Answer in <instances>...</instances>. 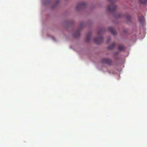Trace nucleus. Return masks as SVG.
Segmentation results:
<instances>
[{
    "label": "nucleus",
    "instance_id": "16",
    "mask_svg": "<svg viewBox=\"0 0 147 147\" xmlns=\"http://www.w3.org/2000/svg\"><path fill=\"white\" fill-rule=\"evenodd\" d=\"M109 40H108V41H107V42H109Z\"/></svg>",
    "mask_w": 147,
    "mask_h": 147
},
{
    "label": "nucleus",
    "instance_id": "9",
    "mask_svg": "<svg viewBox=\"0 0 147 147\" xmlns=\"http://www.w3.org/2000/svg\"><path fill=\"white\" fill-rule=\"evenodd\" d=\"M124 47L122 45H119L118 47V49L120 51H122L124 50Z\"/></svg>",
    "mask_w": 147,
    "mask_h": 147
},
{
    "label": "nucleus",
    "instance_id": "10",
    "mask_svg": "<svg viewBox=\"0 0 147 147\" xmlns=\"http://www.w3.org/2000/svg\"><path fill=\"white\" fill-rule=\"evenodd\" d=\"M91 38V35L90 34L88 35L86 38V41L87 42H89L90 39Z\"/></svg>",
    "mask_w": 147,
    "mask_h": 147
},
{
    "label": "nucleus",
    "instance_id": "1",
    "mask_svg": "<svg viewBox=\"0 0 147 147\" xmlns=\"http://www.w3.org/2000/svg\"><path fill=\"white\" fill-rule=\"evenodd\" d=\"M115 0H109V2L111 3L110 5H109L107 7V10L113 12L116 9V6L113 3Z\"/></svg>",
    "mask_w": 147,
    "mask_h": 147
},
{
    "label": "nucleus",
    "instance_id": "5",
    "mask_svg": "<svg viewBox=\"0 0 147 147\" xmlns=\"http://www.w3.org/2000/svg\"><path fill=\"white\" fill-rule=\"evenodd\" d=\"M109 30L110 32L113 35L116 34V32L115 30L113 28L110 27L109 28Z\"/></svg>",
    "mask_w": 147,
    "mask_h": 147
},
{
    "label": "nucleus",
    "instance_id": "14",
    "mask_svg": "<svg viewBox=\"0 0 147 147\" xmlns=\"http://www.w3.org/2000/svg\"><path fill=\"white\" fill-rule=\"evenodd\" d=\"M101 32H102V31H101V30H100V31H98V35L100 34Z\"/></svg>",
    "mask_w": 147,
    "mask_h": 147
},
{
    "label": "nucleus",
    "instance_id": "11",
    "mask_svg": "<svg viewBox=\"0 0 147 147\" xmlns=\"http://www.w3.org/2000/svg\"><path fill=\"white\" fill-rule=\"evenodd\" d=\"M140 2L142 4H145L147 2V0H139Z\"/></svg>",
    "mask_w": 147,
    "mask_h": 147
},
{
    "label": "nucleus",
    "instance_id": "4",
    "mask_svg": "<svg viewBox=\"0 0 147 147\" xmlns=\"http://www.w3.org/2000/svg\"><path fill=\"white\" fill-rule=\"evenodd\" d=\"M80 29H79L73 34L74 36L76 38L78 37L80 35Z\"/></svg>",
    "mask_w": 147,
    "mask_h": 147
},
{
    "label": "nucleus",
    "instance_id": "15",
    "mask_svg": "<svg viewBox=\"0 0 147 147\" xmlns=\"http://www.w3.org/2000/svg\"><path fill=\"white\" fill-rule=\"evenodd\" d=\"M83 8L84 7V5H86V3L85 2H83Z\"/></svg>",
    "mask_w": 147,
    "mask_h": 147
},
{
    "label": "nucleus",
    "instance_id": "2",
    "mask_svg": "<svg viewBox=\"0 0 147 147\" xmlns=\"http://www.w3.org/2000/svg\"><path fill=\"white\" fill-rule=\"evenodd\" d=\"M101 62L103 63H106L109 65H111L112 63V60L108 58H104L102 59Z\"/></svg>",
    "mask_w": 147,
    "mask_h": 147
},
{
    "label": "nucleus",
    "instance_id": "3",
    "mask_svg": "<svg viewBox=\"0 0 147 147\" xmlns=\"http://www.w3.org/2000/svg\"><path fill=\"white\" fill-rule=\"evenodd\" d=\"M103 39L101 36H99L97 38H95L94 39V42L97 44H99L103 41Z\"/></svg>",
    "mask_w": 147,
    "mask_h": 147
},
{
    "label": "nucleus",
    "instance_id": "7",
    "mask_svg": "<svg viewBox=\"0 0 147 147\" xmlns=\"http://www.w3.org/2000/svg\"><path fill=\"white\" fill-rule=\"evenodd\" d=\"M140 22L141 24H142L144 21V18L143 16H140L139 18Z\"/></svg>",
    "mask_w": 147,
    "mask_h": 147
},
{
    "label": "nucleus",
    "instance_id": "6",
    "mask_svg": "<svg viewBox=\"0 0 147 147\" xmlns=\"http://www.w3.org/2000/svg\"><path fill=\"white\" fill-rule=\"evenodd\" d=\"M116 45V43H114L112 45L109 46L108 47V49L109 50L112 49L114 48Z\"/></svg>",
    "mask_w": 147,
    "mask_h": 147
},
{
    "label": "nucleus",
    "instance_id": "13",
    "mask_svg": "<svg viewBox=\"0 0 147 147\" xmlns=\"http://www.w3.org/2000/svg\"><path fill=\"white\" fill-rule=\"evenodd\" d=\"M119 53L118 52H117L114 53V54L115 55H117Z\"/></svg>",
    "mask_w": 147,
    "mask_h": 147
},
{
    "label": "nucleus",
    "instance_id": "8",
    "mask_svg": "<svg viewBox=\"0 0 147 147\" xmlns=\"http://www.w3.org/2000/svg\"><path fill=\"white\" fill-rule=\"evenodd\" d=\"M83 7V3H81L80 4H78L77 5L76 9L77 10H79L81 8Z\"/></svg>",
    "mask_w": 147,
    "mask_h": 147
},
{
    "label": "nucleus",
    "instance_id": "12",
    "mask_svg": "<svg viewBox=\"0 0 147 147\" xmlns=\"http://www.w3.org/2000/svg\"><path fill=\"white\" fill-rule=\"evenodd\" d=\"M127 19L128 20V21H130L131 17L130 15H127Z\"/></svg>",
    "mask_w": 147,
    "mask_h": 147
}]
</instances>
